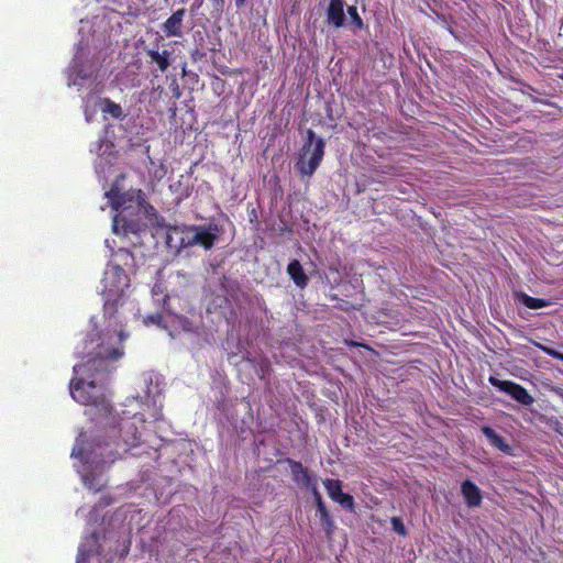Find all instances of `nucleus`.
<instances>
[{"label": "nucleus", "instance_id": "4c0bfd02", "mask_svg": "<svg viewBox=\"0 0 563 563\" xmlns=\"http://www.w3.org/2000/svg\"><path fill=\"white\" fill-rule=\"evenodd\" d=\"M352 345L353 346H360L361 344L356 343V342H352Z\"/></svg>", "mask_w": 563, "mask_h": 563}, {"label": "nucleus", "instance_id": "c9c22d12", "mask_svg": "<svg viewBox=\"0 0 563 563\" xmlns=\"http://www.w3.org/2000/svg\"><path fill=\"white\" fill-rule=\"evenodd\" d=\"M247 0H234L235 7L242 9L246 4Z\"/></svg>", "mask_w": 563, "mask_h": 563}, {"label": "nucleus", "instance_id": "6ab92c4d", "mask_svg": "<svg viewBox=\"0 0 563 563\" xmlns=\"http://www.w3.org/2000/svg\"><path fill=\"white\" fill-rule=\"evenodd\" d=\"M323 485L332 500L342 492L343 484L340 479L327 478L323 481Z\"/></svg>", "mask_w": 563, "mask_h": 563}, {"label": "nucleus", "instance_id": "39448f33", "mask_svg": "<svg viewBox=\"0 0 563 563\" xmlns=\"http://www.w3.org/2000/svg\"><path fill=\"white\" fill-rule=\"evenodd\" d=\"M69 388L75 401L84 406H95L108 410L109 404L106 398L103 383H98L96 379L86 376L73 379Z\"/></svg>", "mask_w": 563, "mask_h": 563}, {"label": "nucleus", "instance_id": "58836bf2", "mask_svg": "<svg viewBox=\"0 0 563 563\" xmlns=\"http://www.w3.org/2000/svg\"><path fill=\"white\" fill-rule=\"evenodd\" d=\"M133 427V430H136V427H134L133 424H129L128 428L131 429Z\"/></svg>", "mask_w": 563, "mask_h": 563}, {"label": "nucleus", "instance_id": "20e7f679", "mask_svg": "<svg viewBox=\"0 0 563 563\" xmlns=\"http://www.w3.org/2000/svg\"><path fill=\"white\" fill-rule=\"evenodd\" d=\"M325 150V142L322 137H318L313 130H307V137L302 145V154L295 164L296 170L301 177L308 179L313 176L320 166Z\"/></svg>", "mask_w": 563, "mask_h": 563}, {"label": "nucleus", "instance_id": "9b49d317", "mask_svg": "<svg viewBox=\"0 0 563 563\" xmlns=\"http://www.w3.org/2000/svg\"><path fill=\"white\" fill-rule=\"evenodd\" d=\"M461 493L465 504L468 507H478L482 504L483 496L481 489L470 479H465L461 485Z\"/></svg>", "mask_w": 563, "mask_h": 563}, {"label": "nucleus", "instance_id": "7ed1b4c3", "mask_svg": "<svg viewBox=\"0 0 563 563\" xmlns=\"http://www.w3.org/2000/svg\"><path fill=\"white\" fill-rule=\"evenodd\" d=\"M106 196L110 199L111 207L118 211L113 218V231L122 232L123 235L139 234L145 230L146 223L141 216V209L147 206L153 209L145 200V195L141 189L121 192L117 188H111Z\"/></svg>", "mask_w": 563, "mask_h": 563}, {"label": "nucleus", "instance_id": "aec40b11", "mask_svg": "<svg viewBox=\"0 0 563 563\" xmlns=\"http://www.w3.org/2000/svg\"><path fill=\"white\" fill-rule=\"evenodd\" d=\"M82 481L86 487L95 492H100L101 488L104 486V484L101 483L100 478H98L93 473H86L82 476Z\"/></svg>", "mask_w": 563, "mask_h": 563}, {"label": "nucleus", "instance_id": "f257e3e1", "mask_svg": "<svg viewBox=\"0 0 563 563\" xmlns=\"http://www.w3.org/2000/svg\"><path fill=\"white\" fill-rule=\"evenodd\" d=\"M134 255L126 249H119L112 254L102 278L104 316L113 317L125 302V290L130 287L126 271L134 267Z\"/></svg>", "mask_w": 563, "mask_h": 563}, {"label": "nucleus", "instance_id": "0eeeda50", "mask_svg": "<svg viewBox=\"0 0 563 563\" xmlns=\"http://www.w3.org/2000/svg\"><path fill=\"white\" fill-rule=\"evenodd\" d=\"M189 231H197L199 246L206 251H209L219 241L220 235L223 233V228L211 221L207 224L190 225Z\"/></svg>", "mask_w": 563, "mask_h": 563}, {"label": "nucleus", "instance_id": "c756f323", "mask_svg": "<svg viewBox=\"0 0 563 563\" xmlns=\"http://www.w3.org/2000/svg\"><path fill=\"white\" fill-rule=\"evenodd\" d=\"M162 320H163V317L161 313H153L145 318V323L146 324L152 323V324L159 325L162 323Z\"/></svg>", "mask_w": 563, "mask_h": 563}, {"label": "nucleus", "instance_id": "f704fd0d", "mask_svg": "<svg viewBox=\"0 0 563 563\" xmlns=\"http://www.w3.org/2000/svg\"><path fill=\"white\" fill-rule=\"evenodd\" d=\"M137 441H139V437L135 433L133 434L131 440L130 439H124V442L126 444H131V445H135Z\"/></svg>", "mask_w": 563, "mask_h": 563}, {"label": "nucleus", "instance_id": "b1692460", "mask_svg": "<svg viewBox=\"0 0 563 563\" xmlns=\"http://www.w3.org/2000/svg\"><path fill=\"white\" fill-rule=\"evenodd\" d=\"M185 236L181 238L180 245L184 247H192L199 245L197 231H189V227L185 231Z\"/></svg>", "mask_w": 563, "mask_h": 563}, {"label": "nucleus", "instance_id": "412c9836", "mask_svg": "<svg viewBox=\"0 0 563 563\" xmlns=\"http://www.w3.org/2000/svg\"><path fill=\"white\" fill-rule=\"evenodd\" d=\"M333 501L338 503L340 506H342L345 509H349L350 511L355 510V501L352 495L341 492L336 495V497L333 499Z\"/></svg>", "mask_w": 563, "mask_h": 563}, {"label": "nucleus", "instance_id": "5701e85b", "mask_svg": "<svg viewBox=\"0 0 563 563\" xmlns=\"http://www.w3.org/2000/svg\"><path fill=\"white\" fill-rule=\"evenodd\" d=\"M347 14L351 20V25L353 30H362L364 29V21L357 12V8L355 5L347 7Z\"/></svg>", "mask_w": 563, "mask_h": 563}, {"label": "nucleus", "instance_id": "a878e982", "mask_svg": "<svg viewBox=\"0 0 563 563\" xmlns=\"http://www.w3.org/2000/svg\"><path fill=\"white\" fill-rule=\"evenodd\" d=\"M391 527L393 530L398 533L399 536H406L407 529L402 522V520L399 517L391 518Z\"/></svg>", "mask_w": 563, "mask_h": 563}, {"label": "nucleus", "instance_id": "a211bd4d", "mask_svg": "<svg viewBox=\"0 0 563 563\" xmlns=\"http://www.w3.org/2000/svg\"><path fill=\"white\" fill-rule=\"evenodd\" d=\"M84 439H81V435L76 440L75 446L71 451V456L76 459H80L81 461L88 462L90 459V455L93 454V451H88L84 445Z\"/></svg>", "mask_w": 563, "mask_h": 563}, {"label": "nucleus", "instance_id": "473e14b6", "mask_svg": "<svg viewBox=\"0 0 563 563\" xmlns=\"http://www.w3.org/2000/svg\"><path fill=\"white\" fill-rule=\"evenodd\" d=\"M249 220H250V222H251V223H253V222H256V223H257V222H258V221H257V212H256V209H254V208H253L252 210H250V211H249Z\"/></svg>", "mask_w": 563, "mask_h": 563}, {"label": "nucleus", "instance_id": "f8f14e48", "mask_svg": "<svg viewBox=\"0 0 563 563\" xmlns=\"http://www.w3.org/2000/svg\"><path fill=\"white\" fill-rule=\"evenodd\" d=\"M481 430L483 434L487 438L492 446L496 448L503 453L511 454L512 448L492 427L483 426Z\"/></svg>", "mask_w": 563, "mask_h": 563}, {"label": "nucleus", "instance_id": "2eb2a0df", "mask_svg": "<svg viewBox=\"0 0 563 563\" xmlns=\"http://www.w3.org/2000/svg\"><path fill=\"white\" fill-rule=\"evenodd\" d=\"M515 299L519 302H521L525 307L529 309H541L544 307H549L552 302L548 299L543 298H534L529 296L528 294L523 291H518L515 294Z\"/></svg>", "mask_w": 563, "mask_h": 563}, {"label": "nucleus", "instance_id": "423d86ee", "mask_svg": "<svg viewBox=\"0 0 563 563\" xmlns=\"http://www.w3.org/2000/svg\"><path fill=\"white\" fill-rule=\"evenodd\" d=\"M488 382L492 386L508 394L514 400L522 406L529 407L534 402L533 396L518 383L512 380H501L495 376H490Z\"/></svg>", "mask_w": 563, "mask_h": 563}, {"label": "nucleus", "instance_id": "4be33fe9", "mask_svg": "<svg viewBox=\"0 0 563 563\" xmlns=\"http://www.w3.org/2000/svg\"><path fill=\"white\" fill-rule=\"evenodd\" d=\"M333 501L338 503L340 506H342L345 509H349L350 511L355 510V501L352 495L341 492L336 495V497L333 499Z\"/></svg>", "mask_w": 563, "mask_h": 563}, {"label": "nucleus", "instance_id": "ddd939ff", "mask_svg": "<svg viewBox=\"0 0 563 563\" xmlns=\"http://www.w3.org/2000/svg\"><path fill=\"white\" fill-rule=\"evenodd\" d=\"M146 55L151 58V62L156 64L161 73H165L170 66L172 52L164 49L162 52L157 48H150L146 51Z\"/></svg>", "mask_w": 563, "mask_h": 563}, {"label": "nucleus", "instance_id": "393cba45", "mask_svg": "<svg viewBox=\"0 0 563 563\" xmlns=\"http://www.w3.org/2000/svg\"><path fill=\"white\" fill-rule=\"evenodd\" d=\"M307 490H309L313 497V500H314V504L317 507V511L320 512V511L325 510L327 506H325V504L322 499V496L319 492L318 483H316L313 486L309 487Z\"/></svg>", "mask_w": 563, "mask_h": 563}, {"label": "nucleus", "instance_id": "f03ea898", "mask_svg": "<svg viewBox=\"0 0 563 563\" xmlns=\"http://www.w3.org/2000/svg\"><path fill=\"white\" fill-rule=\"evenodd\" d=\"M126 338L122 330L112 333L104 332L98 334L97 339H91V346L84 356V362L74 366L76 375H84L87 378L96 379L98 375H106L111 371V362L119 360L123 355L121 346Z\"/></svg>", "mask_w": 563, "mask_h": 563}, {"label": "nucleus", "instance_id": "f3484780", "mask_svg": "<svg viewBox=\"0 0 563 563\" xmlns=\"http://www.w3.org/2000/svg\"><path fill=\"white\" fill-rule=\"evenodd\" d=\"M318 514H319V518H320V521H321V525H322V528H323V531H324L327 538L331 539L334 533V530H335V523H334L329 510L325 509Z\"/></svg>", "mask_w": 563, "mask_h": 563}, {"label": "nucleus", "instance_id": "4468645a", "mask_svg": "<svg viewBox=\"0 0 563 563\" xmlns=\"http://www.w3.org/2000/svg\"><path fill=\"white\" fill-rule=\"evenodd\" d=\"M287 273L299 288H305L308 285V277L298 260H292L287 266Z\"/></svg>", "mask_w": 563, "mask_h": 563}, {"label": "nucleus", "instance_id": "bb28decb", "mask_svg": "<svg viewBox=\"0 0 563 563\" xmlns=\"http://www.w3.org/2000/svg\"><path fill=\"white\" fill-rule=\"evenodd\" d=\"M545 422L558 434L563 435V423L556 417H551V418L547 419Z\"/></svg>", "mask_w": 563, "mask_h": 563}, {"label": "nucleus", "instance_id": "ea45409f", "mask_svg": "<svg viewBox=\"0 0 563 563\" xmlns=\"http://www.w3.org/2000/svg\"><path fill=\"white\" fill-rule=\"evenodd\" d=\"M185 74H186V67L184 66V68H183V75H185Z\"/></svg>", "mask_w": 563, "mask_h": 563}, {"label": "nucleus", "instance_id": "2f4dec72", "mask_svg": "<svg viewBox=\"0 0 563 563\" xmlns=\"http://www.w3.org/2000/svg\"><path fill=\"white\" fill-rule=\"evenodd\" d=\"M99 455L101 457L102 463H108V462L112 463L115 459L113 456L112 452H110V454L100 453Z\"/></svg>", "mask_w": 563, "mask_h": 563}, {"label": "nucleus", "instance_id": "9d476101", "mask_svg": "<svg viewBox=\"0 0 563 563\" xmlns=\"http://www.w3.org/2000/svg\"><path fill=\"white\" fill-rule=\"evenodd\" d=\"M344 0H329L327 8V22L329 25L339 29L345 24Z\"/></svg>", "mask_w": 563, "mask_h": 563}, {"label": "nucleus", "instance_id": "6e6552de", "mask_svg": "<svg viewBox=\"0 0 563 563\" xmlns=\"http://www.w3.org/2000/svg\"><path fill=\"white\" fill-rule=\"evenodd\" d=\"M285 462L288 464L290 468L291 479L298 486L308 489L318 483V478L316 475L311 474L308 468H306L301 462L295 461L290 457H287Z\"/></svg>", "mask_w": 563, "mask_h": 563}, {"label": "nucleus", "instance_id": "c85d7f7f", "mask_svg": "<svg viewBox=\"0 0 563 563\" xmlns=\"http://www.w3.org/2000/svg\"><path fill=\"white\" fill-rule=\"evenodd\" d=\"M211 5L213 12L220 15L224 11L225 0H211Z\"/></svg>", "mask_w": 563, "mask_h": 563}, {"label": "nucleus", "instance_id": "cd10ccee", "mask_svg": "<svg viewBox=\"0 0 563 563\" xmlns=\"http://www.w3.org/2000/svg\"><path fill=\"white\" fill-rule=\"evenodd\" d=\"M542 352H544L545 354H548L549 356H552L556 360H561L563 361V354H561L560 352L555 351L554 349H551L549 346H545V345H542V344H539L537 343L536 344Z\"/></svg>", "mask_w": 563, "mask_h": 563}, {"label": "nucleus", "instance_id": "dca6fc26", "mask_svg": "<svg viewBox=\"0 0 563 563\" xmlns=\"http://www.w3.org/2000/svg\"><path fill=\"white\" fill-rule=\"evenodd\" d=\"M100 106L102 113L109 114L113 119L123 120L125 118L122 107L119 103L112 101L110 98L101 99Z\"/></svg>", "mask_w": 563, "mask_h": 563}, {"label": "nucleus", "instance_id": "72a5a7b5", "mask_svg": "<svg viewBox=\"0 0 563 563\" xmlns=\"http://www.w3.org/2000/svg\"><path fill=\"white\" fill-rule=\"evenodd\" d=\"M183 329L187 332H195V329L191 324V322H189L188 320H184L183 322Z\"/></svg>", "mask_w": 563, "mask_h": 563}, {"label": "nucleus", "instance_id": "a19ab883", "mask_svg": "<svg viewBox=\"0 0 563 563\" xmlns=\"http://www.w3.org/2000/svg\"><path fill=\"white\" fill-rule=\"evenodd\" d=\"M561 78L563 79V75L561 76Z\"/></svg>", "mask_w": 563, "mask_h": 563}, {"label": "nucleus", "instance_id": "1a4fd4ad", "mask_svg": "<svg viewBox=\"0 0 563 563\" xmlns=\"http://www.w3.org/2000/svg\"><path fill=\"white\" fill-rule=\"evenodd\" d=\"M186 15L184 8L175 11L163 24L162 31L167 37L183 36V21Z\"/></svg>", "mask_w": 563, "mask_h": 563}, {"label": "nucleus", "instance_id": "e433bc0d", "mask_svg": "<svg viewBox=\"0 0 563 563\" xmlns=\"http://www.w3.org/2000/svg\"><path fill=\"white\" fill-rule=\"evenodd\" d=\"M196 2H197V7L199 8L202 3V0H196Z\"/></svg>", "mask_w": 563, "mask_h": 563}, {"label": "nucleus", "instance_id": "7c9ffc66", "mask_svg": "<svg viewBox=\"0 0 563 563\" xmlns=\"http://www.w3.org/2000/svg\"><path fill=\"white\" fill-rule=\"evenodd\" d=\"M90 553L89 551L85 550L84 548H79L78 555H77V563L85 562L89 558Z\"/></svg>", "mask_w": 563, "mask_h": 563}]
</instances>
